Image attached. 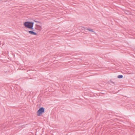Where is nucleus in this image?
Masks as SVG:
<instances>
[{
	"label": "nucleus",
	"mask_w": 135,
	"mask_h": 135,
	"mask_svg": "<svg viewBox=\"0 0 135 135\" xmlns=\"http://www.w3.org/2000/svg\"><path fill=\"white\" fill-rule=\"evenodd\" d=\"M28 32L31 35H37V33H36L34 32L33 31H28Z\"/></svg>",
	"instance_id": "4"
},
{
	"label": "nucleus",
	"mask_w": 135,
	"mask_h": 135,
	"mask_svg": "<svg viewBox=\"0 0 135 135\" xmlns=\"http://www.w3.org/2000/svg\"><path fill=\"white\" fill-rule=\"evenodd\" d=\"M123 77V76L122 75H119L118 76V77H117L118 78H119V79L121 78H122Z\"/></svg>",
	"instance_id": "5"
},
{
	"label": "nucleus",
	"mask_w": 135,
	"mask_h": 135,
	"mask_svg": "<svg viewBox=\"0 0 135 135\" xmlns=\"http://www.w3.org/2000/svg\"><path fill=\"white\" fill-rule=\"evenodd\" d=\"M35 22H37V23H40V22H38L37 21H34Z\"/></svg>",
	"instance_id": "7"
},
{
	"label": "nucleus",
	"mask_w": 135,
	"mask_h": 135,
	"mask_svg": "<svg viewBox=\"0 0 135 135\" xmlns=\"http://www.w3.org/2000/svg\"><path fill=\"white\" fill-rule=\"evenodd\" d=\"M44 109L43 107H41L40 108L37 112V115L38 116H40L41 114L44 112Z\"/></svg>",
	"instance_id": "2"
},
{
	"label": "nucleus",
	"mask_w": 135,
	"mask_h": 135,
	"mask_svg": "<svg viewBox=\"0 0 135 135\" xmlns=\"http://www.w3.org/2000/svg\"><path fill=\"white\" fill-rule=\"evenodd\" d=\"M35 29L38 31H41L42 29V26L38 24L35 25Z\"/></svg>",
	"instance_id": "3"
},
{
	"label": "nucleus",
	"mask_w": 135,
	"mask_h": 135,
	"mask_svg": "<svg viewBox=\"0 0 135 135\" xmlns=\"http://www.w3.org/2000/svg\"><path fill=\"white\" fill-rule=\"evenodd\" d=\"M87 30H88L89 31H91V32H94L93 31V30L91 29L88 28L87 29Z\"/></svg>",
	"instance_id": "6"
},
{
	"label": "nucleus",
	"mask_w": 135,
	"mask_h": 135,
	"mask_svg": "<svg viewBox=\"0 0 135 135\" xmlns=\"http://www.w3.org/2000/svg\"><path fill=\"white\" fill-rule=\"evenodd\" d=\"M33 22L29 21L25 22L23 23V25L25 27L32 30H33Z\"/></svg>",
	"instance_id": "1"
}]
</instances>
